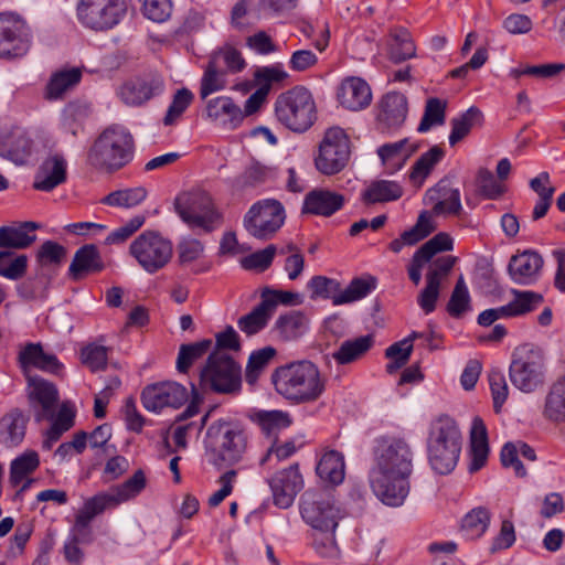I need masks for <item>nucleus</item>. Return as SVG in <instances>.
<instances>
[{
	"mask_svg": "<svg viewBox=\"0 0 565 565\" xmlns=\"http://www.w3.org/2000/svg\"><path fill=\"white\" fill-rule=\"evenodd\" d=\"M193 99L194 95L190 89L185 87L178 89L163 118V124L166 126L173 125L191 105Z\"/></svg>",
	"mask_w": 565,
	"mask_h": 565,
	"instance_id": "nucleus-57",
	"label": "nucleus"
},
{
	"mask_svg": "<svg viewBox=\"0 0 565 565\" xmlns=\"http://www.w3.org/2000/svg\"><path fill=\"white\" fill-rule=\"evenodd\" d=\"M542 266V256L529 249L511 257L508 271L515 282L529 284L537 277Z\"/></svg>",
	"mask_w": 565,
	"mask_h": 565,
	"instance_id": "nucleus-29",
	"label": "nucleus"
},
{
	"mask_svg": "<svg viewBox=\"0 0 565 565\" xmlns=\"http://www.w3.org/2000/svg\"><path fill=\"white\" fill-rule=\"evenodd\" d=\"M12 256V252L0 250V276L11 280H18L22 278L26 271L28 257L26 255H18L11 259Z\"/></svg>",
	"mask_w": 565,
	"mask_h": 565,
	"instance_id": "nucleus-52",
	"label": "nucleus"
},
{
	"mask_svg": "<svg viewBox=\"0 0 565 565\" xmlns=\"http://www.w3.org/2000/svg\"><path fill=\"white\" fill-rule=\"evenodd\" d=\"M200 385L218 394H233L241 388V367L226 352L213 351L201 370Z\"/></svg>",
	"mask_w": 565,
	"mask_h": 565,
	"instance_id": "nucleus-10",
	"label": "nucleus"
},
{
	"mask_svg": "<svg viewBox=\"0 0 565 565\" xmlns=\"http://www.w3.org/2000/svg\"><path fill=\"white\" fill-rule=\"evenodd\" d=\"M28 417L19 408L10 411L0 419V444L15 447L25 436Z\"/></svg>",
	"mask_w": 565,
	"mask_h": 565,
	"instance_id": "nucleus-35",
	"label": "nucleus"
},
{
	"mask_svg": "<svg viewBox=\"0 0 565 565\" xmlns=\"http://www.w3.org/2000/svg\"><path fill=\"white\" fill-rule=\"evenodd\" d=\"M67 178V163L65 158L55 153L47 157L38 168L33 188L38 191L50 192L63 184Z\"/></svg>",
	"mask_w": 565,
	"mask_h": 565,
	"instance_id": "nucleus-22",
	"label": "nucleus"
},
{
	"mask_svg": "<svg viewBox=\"0 0 565 565\" xmlns=\"http://www.w3.org/2000/svg\"><path fill=\"white\" fill-rule=\"evenodd\" d=\"M253 420L263 434L273 440H276L278 433L291 423L289 415L282 411H260L254 415Z\"/></svg>",
	"mask_w": 565,
	"mask_h": 565,
	"instance_id": "nucleus-43",
	"label": "nucleus"
},
{
	"mask_svg": "<svg viewBox=\"0 0 565 565\" xmlns=\"http://www.w3.org/2000/svg\"><path fill=\"white\" fill-rule=\"evenodd\" d=\"M300 512L302 519L315 531V550L324 557L338 554L334 531L339 521L347 516V512L328 493L313 490L306 491L301 497Z\"/></svg>",
	"mask_w": 565,
	"mask_h": 565,
	"instance_id": "nucleus-2",
	"label": "nucleus"
},
{
	"mask_svg": "<svg viewBox=\"0 0 565 565\" xmlns=\"http://www.w3.org/2000/svg\"><path fill=\"white\" fill-rule=\"evenodd\" d=\"M417 149V143L405 138L396 142L384 143L377 148L376 152L383 166L393 173L402 169Z\"/></svg>",
	"mask_w": 565,
	"mask_h": 565,
	"instance_id": "nucleus-31",
	"label": "nucleus"
},
{
	"mask_svg": "<svg viewBox=\"0 0 565 565\" xmlns=\"http://www.w3.org/2000/svg\"><path fill=\"white\" fill-rule=\"evenodd\" d=\"M206 116L213 122L226 129H236L244 120L239 106L228 96H218L207 100Z\"/></svg>",
	"mask_w": 565,
	"mask_h": 565,
	"instance_id": "nucleus-25",
	"label": "nucleus"
},
{
	"mask_svg": "<svg viewBox=\"0 0 565 565\" xmlns=\"http://www.w3.org/2000/svg\"><path fill=\"white\" fill-rule=\"evenodd\" d=\"M188 399L184 386L177 382H161L148 385L141 393V402L146 409L158 413L164 407L178 408Z\"/></svg>",
	"mask_w": 565,
	"mask_h": 565,
	"instance_id": "nucleus-17",
	"label": "nucleus"
},
{
	"mask_svg": "<svg viewBox=\"0 0 565 565\" xmlns=\"http://www.w3.org/2000/svg\"><path fill=\"white\" fill-rule=\"evenodd\" d=\"M204 245L201 241L192 237H183L177 245L178 262L186 266L199 260L204 254Z\"/></svg>",
	"mask_w": 565,
	"mask_h": 565,
	"instance_id": "nucleus-58",
	"label": "nucleus"
},
{
	"mask_svg": "<svg viewBox=\"0 0 565 565\" xmlns=\"http://www.w3.org/2000/svg\"><path fill=\"white\" fill-rule=\"evenodd\" d=\"M212 340L204 339L190 344H182L177 358V370L186 373L192 364L205 355L212 348Z\"/></svg>",
	"mask_w": 565,
	"mask_h": 565,
	"instance_id": "nucleus-48",
	"label": "nucleus"
},
{
	"mask_svg": "<svg viewBox=\"0 0 565 565\" xmlns=\"http://www.w3.org/2000/svg\"><path fill=\"white\" fill-rule=\"evenodd\" d=\"M274 313L267 302L260 299V302L249 313L238 319L237 326L245 334L254 335L268 324Z\"/></svg>",
	"mask_w": 565,
	"mask_h": 565,
	"instance_id": "nucleus-41",
	"label": "nucleus"
},
{
	"mask_svg": "<svg viewBox=\"0 0 565 565\" xmlns=\"http://www.w3.org/2000/svg\"><path fill=\"white\" fill-rule=\"evenodd\" d=\"M126 0H77L76 18L79 24L94 32H107L126 17Z\"/></svg>",
	"mask_w": 565,
	"mask_h": 565,
	"instance_id": "nucleus-12",
	"label": "nucleus"
},
{
	"mask_svg": "<svg viewBox=\"0 0 565 565\" xmlns=\"http://www.w3.org/2000/svg\"><path fill=\"white\" fill-rule=\"evenodd\" d=\"M445 151L439 146L431 147L427 152L423 153L412 168L409 179L416 186H422L425 179L430 174L435 166L441 161Z\"/></svg>",
	"mask_w": 565,
	"mask_h": 565,
	"instance_id": "nucleus-44",
	"label": "nucleus"
},
{
	"mask_svg": "<svg viewBox=\"0 0 565 565\" xmlns=\"http://www.w3.org/2000/svg\"><path fill=\"white\" fill-rule=\"evenodd\" d=\"M513 384L524 392H532L544 381L543 359L539 352L530 351L514 360L510 366Z\"/></svg>",
	"mask_w": 565,
	"mask_h": 565,
	"instance_id": "nucleus-18",
	"label": "nucleus"
},
{
	"mask_svg": "<svg viewBox=\"0 0 565 565\" xmlns=\"http://www.w3.org/2000/svg\"><path fill=\"white\" fill-rule=\"evenodd\" d=\"M377 121L382 129H395L403 125L407 115V98L397 92L387 93L380 103Z\"/></svg>",
	"mask_w": 565,
	"mask_h": 565,
	"instance_id": "nucleus-27",
	"label": "nucleus"
},
{
	"mask_svg": "<svg viewBox=\"0 0 565 565\" xmlns=\"http://www.w3.org/2000/svg\"><path fill=\"white\" fill-rule=\"evenodd\" d=\"M134 139L121 126L106 128L95 140L87 153V162L96 168L115 171L126 166L132 158Z\"/></svg>",
	"mask_w": 565,
	"mask_h": 565,
	"instance_id": "nucleus-6",
	"label": "nucleus"
},
{
	"mask_svg": "<svg viewBox=\"0 0 565 565\" xmlns=\"http://www.w3.org/2000/svg\"><path fill=\"white\" fill-rule=\"evenodd\" d=\"M276 250L275 245H268L266 248L244 257L241 262L242 267L247 270L264 271L271 265Z\"/></svg>",
	"mask_w": 565,
	"mask_h": 565,
	"instance_id": "nucleus-64",
	"label": "nucleus"
},
{
	"mask_svg": "<svg viewBox=\"0 0 565 565\" xmlns=\"http://www.w3.org/2000/svg\"><path fill=\"white\" fill-rule=\"evenodd\" d=\"M277 351L273 347H264L253 351L249 355L246 366V381L249 384L256 382L260 373L266 369L269 362L275 358Z\"/></svg>",
	"mask_w": 565,
	"mask_h": 565,
	"instance_id": "nucleus-51",
	"label": "nucleus"
},
{
	"mask_svg": "<svg viewBox=\"0 0 565 565\" xmlns=\"http://www.w3.org/2000/svg\"><path fill=\"white\" fill-rule=\"evenodd\" d=\"M32 153V140L19 127L0 135V156L15 164H24Z\"/></svg>",
	"mask_w": 565,
	"mask_h": 565,
	"instance_id": "nucleus-26",
	"label": "nucleus"
},
{
	"mask_svg": "<svg viewBox=\"0 0 565 565\" xmlns=\"http://www.w3.org/2000/svg\"><path fill=\"white\" fill-rule=\"evenodd\" d=\"M489 455L488 431L481 417L476 416L472 419L470 428V471H477L482 468Z\"/></svg>",
	"mask_w": 565,
	"mask_h": 565,
	"instance_id": "nucleus-36",
	"label": "nucleus"
},
{
	"mask_svg": "<svg viewBox=\"0 0 565 565\" xmlns=\"http://www.w3.org/2000/svg\"><path fill=\"white\" fill-rule=\"evenodd\" d=\"M174 207L181 220L191 228L205 233L222 224V215L215 209L212 198L204 191L184 192L177 196Z\"/></svg>",
	"mask_w": 565,
	"mask_h": 565,
	"instance_id": "nucleus-9",
	"label": "nucleus"
},
{
	"mask_svg": "<svg viewBox=\"0 0 565 565\" xmlns=\"http://www.w3.org/2000/svg\"><path fill=\"white\" fill-rule=\"evenodd\" d=\"M269 486L273 492L275 505L280 509L289 508L303 486L298 466L292 465L289 468L277 472L270 479Z\"/></svg>",
	"mask_w": 565,
	"mask_h": 565,
	"instance_id": "nucleus-19",
	"label": "nucleus"
},
{
	"mask_svg": "<svg viewBox=\"0 0 565 565\" xmlns=\"http://www.w3.org/2000/svg\"><path fill=\"white\" fill-rule=\"evenodd\" d=\"M286 220L282 204L275 199L254 203L244 216V227L248 234L260 241L271 239Z\"/></svg>",
	"mask_w": 565,
	"mask_h": 565,
	"instance_id": "nucleus-14",
	"label": "nucleus"
},
{
	"mask_svg": "<svg viewBox=\"0 0 565 565\" xmlns=\"http://www.w3.org/2000/svg\"><path fill=\"white\" fill-rule=\"evenodd\" d=\"M426 445L430 467L440 475L451 472L462 447V435L456 419L447 414L431 419Z\"/></svg>",
	"mask_w": 565,
	"mask_h": 565,
	"instance_id": "nucleus-4",
	"label": "nucleus"
},
{
	"mask_svg": "<svg viewBox=\"0 0 565 565\" xmlns=\"http://www.w3.org/2000/svg\"><path fill=\"white\" fill-rule=\"evenodd\" d=\"M105 268L98 248L94 244H87L76 250L70 265V275L74 279H81L85 275L99 273Z\"/></svg>",
	"mask_w": 565,
	"mask_h": 565,
	"instance_id": "nucleus-33",
	"label": "nucleus"
},
{
	"mask_svg": "<svg viewBox=\"0 0 565 565\" xmlns=\"http://www.w3.org/2000/svg\"><path fill=\"white\" fill-rule=\"evenodd\" d=\"M271 177V170L258 162L252 163L236 179V186L244 190L249 186H257L266 182Z\"/></svg>",
	"mask_w": 565,
	"mask_h": 565,
	"instance_id": "nucleus-59",
	"label": "nucleus"
},
{
	"mask_svg": "<svg viewBox=\"0 0 565 565\" xmlns=\"http://www.w3.org/2000/svg\"><path fill=\"white\" fill-rule=\"evenodd\" d=\"M309 328V318L300 310L280 315L271 329L274 337L281 342L299 340Z\"/></svg>",
	"mask_w": 565,
	"mask_h": 565,
	"instance_id": "nucleus-28",
	"label": "nucleus"
},
{
	"mask_svg": "<svg viewBox=\"0 0 565 565\" xmlns=\"http://www.w3.org/2000/svg\"><path fill=\"white\" fill-rule=\"evenodd\" d=\"M248 448V435L238 424L218 419L205 436V456L217 469L232 467L243 460Z\"/></svg>",
	"mask_w": 565,
	"mask_h": 565,
	"instance_id": "nucleus-5",
	"label": "nucleus"
},
{
	"mask_svg": "<svg viewBox=\"0 0 565 565\" xmlns=\"http://www.w3.org/2000/svg\"><path fill=\"white\" fill-rule=\"evenodd\" d=\"M350 154V139L345 131L340 127H331L319 145L315 164L322 174L332 175L347 167Z\"/></svg>",
	"mask_w": 565,
	"mask_h": 565,
	"instance_id": "nucleus-15",
	"label": "nucleus"
},
{
	"mask_svg": "<svg viewBox=\"0 0 565 565\" xmlns=\"http://www.w3.org/2000/svg\"><path fill=\"white\" fill-rule=\"evenodd\" d=\"M163 86V79L157 75L135 78L120 87L119 96L125 104L138 106L161 94Z\"/></svg>",
	"mask_w": 565,
	"mask_h": 565,
	"instance_id": "nucleus-21",
	"label": "nucleus"
},
{
	"mask_svg": "<svg viewBox=\"0 0 565 565\" xmlns=\"http://www.w3.org/2000/svg\"><path fill=\"white\" fill-rule=\"evenodd\" d=\"M40 466V457L35 450H25L11 461L10 482L12 486L20 484L29 475L33 473Z\"/></svg>",
	"mask_w": 565,
	"mask_h": 565,
	"instance_id": "nucleus-46",
	"label": "nucleus"
},
{
	"mask_svg": "<svg viewBox=\"0 0 565 565\" xmlns=\"http://www.w3.org/2000/svg\"><path fill=\"white\" fill-rule=\"evenodd\" d=\"M82 79V71L78 67L61 70L52 74L44 90L47 100L62 99Z\"/></svg>",
	"mask_w": 565,
	"mask_h": 565,
	"instance_id": "nucleus-37",
	"label": "nucleus"
},
{
	"mask_svg": "<svg viewBox=\"0 0 565 565\" xmlns=\"http://www.w3.org/2000/svg\"><path fill=\"white\" fill-rule=\"evenodd\" d=\"M543 415L546 419L555 423L565 422V376L551 387L545 399Z\"/></svg>",
	"mask_w": 565,
	"mask_h": 565,
	"instance_id": "nucleus-42",
	"label": "nucleus"
},
{
	"mask_svg": "<svg viewBox=\"0 0 565 565\" xmlns=\"http://www.w3.org/2000/svg\"><path fill=\"white\" fill-rule=\"evenodd\" d=\"M373 344L371 335L344 341L332 356L339 364H348L363 355Z\"/></svg>",
	"mask_w": 565,
	"mask_h": 565,
	"instance_id": "nucleus-49",
	"label": "nucleus"
},
{
	"mask_svg": "<svg viewBox=\"0 0 565 565\" xmlns=\"http://www.w3.org/2000/svg\"><path fill=\"white\" fill-rule=\"evenodd\" d=\"M35 222H23L17 225L0 227V248L24 249L36 241L35 231L39 228Z\"/></svg>",
	"mask_w": 565,
	"mask_h": 565,
	"instance_id": "nucleus-30",
	"label": "nucleus"
},
{
	"mask_svg": "<svg viewBox=\"0 0 565 565\" xmlns=\"http://www.w3.org/2000/svg\"><path fill=\"white\" fill-rule=\"evenodd\" d=\"M147 194L148 192L143 186L117 190L103 198L102 203L109 206L131 209L142 203Z\"/></svg>",
	"mask_w": 565,
	"mask_h": 565,
	"instance_id": "nucleus-47",
	"label": "nucleus"
},
{
	"mask_svg": "<svg viewBox=\"0 0 565 565\" xmlns=\"http://www.w3.org/2000/svg\"><path fill=\"white\" fill-rule=\"evenodd\" d=\"M260 299L265 300L274 312L278 305L294 306L302 303V297L298 292L277 290L270 287L262 289Z\"/></svg>",
	"mask_w": 565,
	"mask_h": 565,
	"instance_id": "nucleus-60",
	"label": "nucleus"
},
{
	"mask_svg": "<svg viewBox=\"0 0 565 565\" xmlns=\"http://www.w3.org/2000/svg\"><path fill=\"white\" fill-rule=\"evenodd\" d=\"M308 288L311 299H331L334 306H341L365 298L376 288V279L372 276L358 277L343 289L337 279L318 275L308 281Z\"/></svg>",
	"mask_w": 565,
	"mask_h": 565,
	"instance_id": "nucleus-11",
	"label": "nucleus"
},
{
	"mask_svg": "<svg viewBox=\"0 0 565 565\" xmlns=\"http://www.w3.org/2000/svg\"><path fill=\"white\" fill-rule=\"evenodd\" d=\"M18 363L24 374L31 366L56 375L63 371V364L54 354L45 353L41 343H26L18 354Z\"/></svg>",
	"mask_w": 565,
	"mask_h": 565,
	"instance_id": "nucleus-24",
	"label": "nucleus"
},
{
	"mask_svg": "<svg viewBox=\"0 0 565 565\" xmlns=\"http://www.w3.org/2000/svg\"><path fill=\"white\" fill-rule=\"evenodd\" d=\"M446 102L439 98H429L425 106L423 118L418 125L419 132L428 131L433 126L445 122Z\"/></svg>",
	"mask_w": 565,
	"mask_h": 565,
	"instance_id": "nucleus-54",
	"label": "nucleus"
},
{
	"mask_svg": "<svg viewBox=\"0 0 565 565\" xmlns=\"http://www.w3.org/2000/svg\"><path fill=\"white\" fill-rule=\"evenodd\" d=\"M226 87V71L217 65V58H211L201 78L200 96L205 99L211 94Z\"/></svg>",
	"mask_w": 565,
	"mask_h": 565,
	"instance_id": "nucleus-45",
	"label": "nucleus"
},
{
	"mask_svg": "<svg viewBox=\"0 0 565 565\" xmlns=\"http://www.w3.org/2000/svg\"><path fill=\"white\" fill-rule=\"evenodd\" d=\"M26 379L29 399L32 405H40V411L36 412L35 419L40 422L42 419L52 418L58 401L56 386L38 375H28Z\"/></svg>",
	"mask_w": 565,
	"mask_h": 565,
	"instance_id": "nucleus-20",
	"label": "nucleus"
},
{
	"mask_svg": "<svg viewBox=\"0 0 565 565\" xmlns=\"http://www.w3.org/2000/svg\"><path fill=\"white\" fill-rule=\"evenodd\" d=\"M130 255L148 274L163 269L172 259V242L156 231H145L129 246Z\"/></svg>",
	"mask_w": 565,
	"mask_h": 565,
	"instance_id": "nucleus-13",
	"label": "nucleus"
},
{
	"mask_svg": "<svg viewBox=\"0 0 565 565\" xmlns=\"http://www.w3.org/2000/svg\"><path fill=\"white\" fill-rule=\"evenodd\" d=\"M30 31L25 22L15 14H0V57L15 58L30 49Z\"/></svg>",
	"mask_w": 565,
	"mask_h": 565,
	"instance_id": "nucleus-16",
	"label": "nucleus"
},
{
	"mask_svg": "<svg viewBox=\"0 0 565 565\" xmlns=\"http://www.w3.org/2000/svg\"><path fill=\"white\" fill-rule=\"evenodd\" d=\"M344 204V196L329 190H313L303 202L302 212L315 215L330 216Z\"/></svg>",
	"mask_w": 565,
	"mask_h": 565,
	"instance_id": "nucleus-32",
	"label": "nucleus"
},
{
	"mask_svg": "<svg viewBox=\"0 0 565 565\" xmlns=\"http://www.w3.org/2000/svg\"><path fill=\"white\" fill-rule=\"evenodd\" d=\"M275 119L294 132L307 131L317 119L312 94L303 86H296L279 94L274 103Z\"/></svg>",
	"mask_w": 565,
	"mask_h": 565,
	"instance_id": "nucleus-7",
	"label": "nucleus"
},
{
	"mask_svg": "<svg viewBox=\"0 0 565 565\" xmlns=\"http://www.w3.org/2000/svg\"><path fill=\"white\" fill-rule=\"evenodd\" d=\"M491 523L490 510L478 507L470 510L460 522V534L467 540L481 537Z\"/></svg>",
	"mask_w": 565,
	"mask_h": 565,
	"instance_id": "nucleus-38",
	"label": "nucleus"
},
{
	"mask_svg": "<svg viewBox=\"0 0 565 565\" xmlns=\"http://www.w3.org/2000/svg\"><path fill=\"white\" fill-rule=\"evenodd\" d=\"M337 97L344 108L358 111L366 108L371 104L372 92L364 79L352 76L341 82Z\"/></svg>",
	"mask_w": 565,
	"mask_h": 565,
	"instance_id": "nucleus-23",
	"label": "nucleus"
},
{
	"mask_svg": "<svg viewBox=\"0 0 565 565\" xmlns=\"http://www.w3.org/2000/svg\"><path fill=\"white\" fill-rule=\"evenodd\" d=\"M412 351L413 343H411V339H404L390 345L385 355L392 361L386 365V371L392 374L403 367L408 362Z\"/></svg>",
	"mask_w": 565,
	"mask_h": 565,
	"instance_id": "nucleus-56",
	"label": "nucleus"
},
{
	"mask_svg": "<svg viewBox=\"0 0 565 565\" xmlns=\"http://www.w3.org/2000/svg\"><path fill=\"white\" fill-rule=\"evenodd\" d=\"M317 475L326 482L339 484L344 479V457L337 450L324 452L317 465Z\"/></svg>",
	"mask_w": 565,
	"mask_h": 565,
	"instance_id": "nucleus-39",
	"label": "nucleus"
},
{
	"mask_svg": "<svg viewBox=\"0 0 565 565\" xmlns=\"http://www.w3.org/2000/svg\"><path fill=\"white\" fill-rule=\"evenodd\" d=\"M413 451L404 438H385L374 452L370 482L375 495L386 505L399 507L409 492Z\"/></svg>",
	"mask_w": 565,
	"mask_h": 565,
	"instance_id": "nucleus-1",
	"label": "nucleus"
},
{
	"mask_svg": "<svg viewBox=\"0 0 565 565\" xmlns=\"http://www.w3.org/2000/svg\"><path fill=\"white\" fill-rule=\"evenodd\" d=\"M470 309V296L463 277L460 276L447 303V311L452 318H460Z\"/></svg>",
	"mask_w": 565,
	"mask_h": 565,
	"instance_id": "nucleus-53",
	"label": "nucleus"
},
{
	"mask_svg": "<svg viewBox=\"0 0 565 565\" xmlns=\"http://www.w3.org/2000/svg\"><path fill=\"white\" fill-rule=\"evenodd\" d=\"M141 10L147 19L162 23L170 19L173 6L171 0H141Z\"/></svg>",
	"mask_w": 565,
	"mask_h": 565,
	"instance_id": "nucleus-61",
	"label": "nucleus"
},
{
	"mask_svg": "<svg viewBox=\"0 0 565 565\" xmlns=\"http://www.w3.org/2000/svg\"><path fill=\"white\" fill-rule=\"evenodd\" d=\"M452 247L454 242L450 235L441 232L427 241L416 252L424 260H430L437 253L451 250Z\"/></svg>",
	"mask_w": 565,
	"mask_h": 565,
	"instance_id": "nucleus-63",
	"label": "nucleus"
},
{
	"mask_svg": "<svg viewBox=\"0 0 565 565\" xmlns=\"http://www.w3.org/2000/svg\"><path fill=\"white\" fill-rule=\"evenodd\" d=\"M403 195L402 186L394 181L379 180L372 182L362 193L365 204H375L398 200Z\"/></svg>",
	"mask_w": 565,
	"mask_h": 565,
	"instance_id": "nucleus-40",
	"label": "nucleus"
},
{
	"mask_svg": "<svg viewBox=\"0 0 565 565\" xmlns=\"http://www.w3.org/2000/svg\"><path fill=\"white\" fill-rule=\"evenodd\" d=\"M477 110L470 108L459 117L451 119V131L449 135V145L451 147L460 142L469 135L473 125V119L477 116Z\"/></svg>",
	"mask_w": 565,
	"mask_h": 565,
	"instance_id": "nucleus-62",
	"label": "nucleus"
},
{
	"mask_svg": "<svg viewBox=\"0 0 565 565\" xmlns=\"http://www.w3.org/2000/svg\"><path fill=\"white\" fill-rule=\"evenodd\" d=\"M146 487V476L137 470L128 480L108 492H100L85 501L75 519L76 527H87L90 521L106 509L115 508L135 497Z\"/></svg>",
	"mask_w": 565,
	"mask_h": 565,
	"instance_id": "nucleus-8",
	"label": "nucleus"
},
{
	"mask_svg": "<svg viewBox=\"0 0 565 565\" xmlns=\"http://www.w3.org/2000/svg\"><path fill=\"white\" fill-rule=\"evenodd\" d=\"M512 298L497 308V320L526 315L536 309L543 302V296L534 291H511Z\"/></svg>",
	"mask_w": 565,
	"mask_h": 565,
	"instance_id": "nucleus-34",
	"label": "nucleus"
},
{
	"mask_svg": "<svg viewBox=\"0 0 565 565\" xmlns=\"http://www.w3.org/2000/svg\"><path fill=\"white\" fill-rule=\"evenodd\" d=\"M81 361L92 372L103 371L108 362V348L89 343L81 351Z\"/></svg>",
	"mask_w": 565,
	"mask_h": 565,
	"instance_id": "nucleus-55",
	"label": "nucleus"
},
{
	"mask_svg": "<svg viewBox=\"0 0 565 565\" xmlns=\"http://www.w3.org/2000/svg\"><path fill=\"white\" fill-rule=\"evenodd\" d=\"M394 43L391 46L390 58L394 63H401L416 55V46L411 34L405 29L393 33Z\"/></svg>",
	"mask_w": 565,
	"mask_h": 565,
	"instance_id": "nucleus-50",
	"label": "nucleus"
},
{
	"mask_svg": "<svg viewBox=\"0 0 565 565\" xmlns=\"http://www.w3.org/2000/svg\"><path fill=\"white\" fill-rule=\"evenodd\" d=\"M275 391L291 404L317 402L326 391V379L309 360L280 365L271 374Z\"/></svg>",
	"mask_w": 565,
	"mask_h": 565,
	"instance_id": "nucleus-3",
	"label": "nucleus"
}]
</instances>
